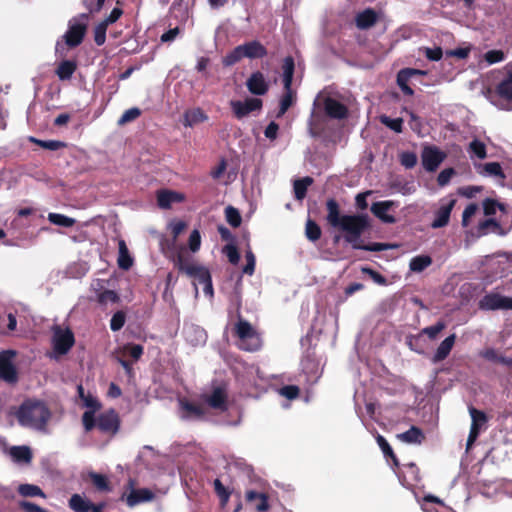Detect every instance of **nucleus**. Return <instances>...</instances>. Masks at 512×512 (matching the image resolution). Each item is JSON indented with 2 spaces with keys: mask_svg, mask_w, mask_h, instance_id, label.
I'll return each instance as SVG.
<instances>
[{
  "mask_svg": "<svg viewBox=\"0 0 512 512\" xmlns=\"http://www.w3.org/2000/svg\"><path fill=\"white\" fill-rule=\"evenodd\" d=\"M326 220L330 226L343 232L345 242L351 244L356 250L381 252L389 249L386 243L372 242L365 244L360 238L370 228V220L367 214H341L340 206L334 198L326 201Z\"/></svg>",
  "mask_w": 512,
  "mask_h": 512,
  "instance_id": "nucleus-1",
  "label": "nucleus"
},
{
  "mask_svg": "<svg viewBox=\"0 0 512 512\" xmlns=\"http://www.w3.org/2000/svg\"><path fill=\"white\" fill-rule=\"evenodd\" d=\"M50 411L48 407L38 400H25L16 412V417L21 426L34 429H43L49 418Z\"/></svg>",
  "mask_w": 512,
  "mask_h": 512,
  "instance_id": "nucleus-2",
  "label": "nucleus"
},
{
  "mask_svg": "<svg viewBox=\"0 0 512 512\" xmlns=\"http://www.w3.org/2000/svg\"><path fill=\"white\" fill-rule=\"evenodd\" d=\"M173 262L179 272L186 274L203 285V291L206 295L213 296L212 277L208 268L194 263L182 251L175 255Z\"/></svg>",
  "mask_w": 512,
  "mask_h": 512,
  "instance_id": "nucleus-3",
  "label": "nucleus"
},
{
  "mask_svg": "<svg viewBox=\"0 0 512 512\" xmlns=\"http://www.w3.org/2000/svg\"><path fill=\"white\" fill-rule=\"evenodd\" d=\"M234 335L239 340V349L243 351L255 352L262 346V339L258 331L240 316L234 326Z\"/></svg>",
  "mask_w": 512,
  "mask_h": 512,
  "instance_id": "nucleus-4",
  "label": "nucleus"
},
{
  "mask_svg": "<svg viewBox=\"0 0 512 512\" xmlns=\"http://www.w3.org/2000/svg\"><path fill=\"white\" fill-rule=\"evenodd\" d=\"M89 22V14H79L68 22V29L63 35L65 44L69 48L78 47L84 40Z\"/></svg>",
  "mask_w": 512,
  "mask_h": 512,
  "instance_id": "nucleus-5",
  "label": "nucleus"
},
{
  "mask_svg": "<svg viewBox=\"0 0 512 512\" xmlns=\"http://www.w3.org/2000/svg\"><path fill=\"white\" fill-rule=\"evenodd\" d=\"M75 343L74 334L70 329H62L55 326L53 330L52 344L55 353L65 355L73 347Z\"/></svg>",
  "mask_w": 512,
  "mask_h": 512,
  "instance_id": "nucleus-6",
  "label": "nucleus"
},
{
  "mask_svg": "<svg viewBox=\"0 0 512 512\" xmlns=\"http://www.w3.org/2000/svg\"><path fill=\"white\" fill-rule=\"evenodd\" d=\"M15 355L13 350L0 352V379L10 384L18 381V372L12 361Z\"/></svg>",
  "mask_w": 512,
  "mask_h": 512,
  "instance_id": "nucleus-7",
  "label": "nucleus"
},
{
  "mask_svg": "<svg viewBox=\"0 0 512 512\" xmlns=\"http://www.w3.org/2000/svg\"><path fill=\"white\" fill-rule=\"evenodd\" d=\"M480 310H512V298L499 293H488L478 303Z\"/></svg>",
  "mask_w": 512,
  "mask_h": 512,
  "instance_id": "nucleus-8",
  "label": "nucleus"
},
{
  "mask_svg": "<svg viewBox=\"0 0 512 512\" xmlns=\"http://www.w3.org/2000/svg\"><path fill=\"white\" fill-rule=\"evenodd\" d=\"M263 102L260 98H247L244 101L232 100L231 109L237 119H243L254 111L261 110Z\"/></svg>",
  "mask_w": 512,
  "mask_h": 512,
  "instance_id": "nucleus-9",
  "label": "nucleus"
},
{
  "mask_svg": "<svg viewBox=\"0 0 512 512\" xmlns=\"http://www.w3.org/2000/svg\"><path fill=\"white\" fill-rule=\"evenodd\" d=\"M97 428L105 434L114 435L120 428V419L114 409L107 410L97 417Z\"/></svg>",
  "mask_w": 512,
  "mask_h": 512,
  "instance_id": "nucleus-10",
  "label": "nucleus"
},
{
  "mask_svg": "<svg viewBox=\"0 0 512 512\" xmlns=\"http://www.w3.org/2000/svg\"><path fill=\"white\" fill-rule=\"evenodd\" d=\"M422 165L428 172H434L446 158V154L435 146L424 147L422 154Z\"/></svg>",
  "mask_w": 512,
  "mask_h": 512,
  "instance_id": "nucleus-11",
  "label": "nucleus"
},
{
  "mask_svg": "<svg viewBox=\"0 0 512 512\" xmlns=\"http://www.w3.org/2000/svg\"><path fill=\"white\" fill-rule=\"evenodd\" d=\"M203 401L212 409L221 412L228 410V395L225 387H214L211 394L203 395Z\"/></svg>",
  "mask_w": 512,
  "mask_h": 512,
  "instance_id": "nucleus-12",
  "label": "nucleus"
},
{
  "mask_svg": "<svg viewBox=\"0 0 512 512\" xmlns=\"http://www.w3.org/2000/svg\"><path fill=\"white\" fill-rule=\"evenodd\" d=\"M181 409V417L186 420H203L206 415V411L202 405L190 402L183 398L179 400Z\"/></svg>",
  "mask_w": 512,
  "mask_h": 512,
  "instance_id": "nucleus-13",
  "label": "nucleus"
},
{
  "mask_svg": "<svg viewBox=\"0 0 512 512\" xmlns=\"http://www.w3.org/2000/svg\"><path fill=\"white\" fill-rule=\"evenodd\" d=\"M427 75V71L415 68H403L397 73L396 82L401 91L407 95H414V90L408 85V82L413 76Z\"/></svg>",
  "mask_w": 512,
  "mask_h": 512,
  "instance_id": "nucleus-14",
  "label": "nucleus"
},
{
  "mask_svg": "<svg viewBox=\"0 0 512 512\" xmlns=\"http://www.w3.org/2000/svg\"><path fill=\"white\" fill-rule=\"evenodd\" d=\"M247 89L254 95H265L269 90V84L260 71L253 72L246 81Z\"/></svg>",
  "mask_w": 512,
  "mask_h": 512,
  "instance_id": "nucleus-15",
  "label": "nucleus"
},
{
  "mask_svg": "<svg viewBox=\"0 0 512 512\" xmlns=\"http://www.w3.org/2000/svg\"><path fill=\"white\" fill-rule=\"evenodd\" d=\"M496 94L505 100H512V67L507 65L502 78L495 87Z\"/></svg>",
  "mask_w": 512,
  "mask_h": 512,
  "instance_id": "nucleus-16",
  "label": "nucleus"
},
{
  "mask_svg": "<svg viewBox=\"0 0 512 512\" xmlns=\"http://www.w3.org/2000/svg\"><path fill=\"white\" fill-rule=\"evenodd\" d=\"M324 109L326 115L332 119L341 120L348 116L347 106L332 97L325 98Z\"/></svg>",
  "mask_w": 512,
  "mask_h": 512,
  "instance_id": "nucleus-17",
  "label": "nucleus"
},
{
  "mask_svg": "<svg viewBox=\"0 0 512 512\" xmlns=\"http://www.w3.org/2000/svg\"><path fill=\"white\" fill-rule=\"evenodd\" d=\"M244 58L259 59L267 55L266 47L257 40L239 45Z\"/></svg>",
  "mask_w": 512,
  "mask_h": 512,
  "instance_id": "nucleus-18",
  "label": "nucleus"
},
{
  "mask_svg": "<svg viewBox=\"0 0 512 512\" xmlns=\"http://www.w3.org/2000/svg\"><path fill=\"white\" fill-rule=\"evenodd\" d=\"M392 201H378L374 202L371 206V212L379 218L382 222L393 224L396 222V218L388 214V211L392 207Z\"/></svg>",
  "mask_w": 512,
  "mask_h": 512,
  "instance_id": "nucleus-19",
  "label": "nucleus"
},
{
  "mask_svg": "<svg viewBox=\"0 0 512 512\" xmlns=\"http://www.w3.org/2000/svg\"><path fill=\"white\" fill-rule=\"evenodd\" d=\"M456 203L455 199H450L448 203L442 205L435 213V218L432 222L433 228H442L449 223L451 211Z\"/></svg>",
  "mask_w": 512,
  "mask_h": 512,
  "instance_id": "nucleus-20",
  "label": "nucleus"
},
{
  "mask_svg": "<svg viewBox=\"0 0 512 512\" xmlns=\"http://www.w3.org/2000/svg\"><path fill=\"white\" fill-rule=\"evenodd\" d=\"M378 20V14L375 10L367 8L359 12L355 17V24L361 30H367L373 27Z\"/></svg>",
  "mask_w": 512,
  "mask_h": 512,
  "instance_id": "nucleus-21",
  "label": "nucleus"
},
{
  "mask_svg": "<svg viewBox=\"0 0 512 512\" xmlns=\"http://www.w3.org/2000/svg\"><path fill=\"white\" fill-rule=\"evenodd\" d=\"M154 493L147 488L132 489L126 497V503L130 507H134L142 502L151 501Z\"/></svg>",
  "mask_w": 512,
  "mask_h": 512,
  "instance_id": "nucleus-22",
  "label": "nucleus"
},
{
  "mask_svg": "<svg viewBox=\"0 0 512 512\" xmlns=\"http://www.w3.org/2000/svg\"><path fill=\"white\" fill-rule=\"evenodd\" d=\"M456 340V335L451 334L446 337L436 349V352L433 355L432 361L433 363H438L445 360L450 354Z\"/></svg>",
  "mask_w": 512,
  "mask_h": 512,
  "instance_id": "nucleus-23",
  "label": "nucleus"
},
{
  "mask_svg": "<svg viewBox=\"0 0 512 512\" xmlns=\"http://www.w3.org/2000/svg\"><path fill=\"white\" fill-rule=\"evenodd\" d=\"M182 200L183 195L175 191L160 190L157 193V204L162 209H169L172 203L180 202Z\"/></svg>",
  "mask_w": 512,
  "mask_h": 512,
  "instance_id": "nucleus-24",
  "label": "nucleus"
},
{
  "mask_svg": "<svg viewBox=\"0 0 512 512\" xmlns=\"http://www.w3.org/2000/svg\"><path fill=\"white\" fill-rule=\"evenodd\" d=\"M246 500L248 503H253L254 501H257V503L255 504V509L258 512H266L269 509L268 497L264 493L249 490L246 492Z\"/></svg>",
  "mask_w": 512,
  "mask_h": 512,
  "instance_id": "nucleus-25",
  "label": "nucleus"
},
{
  "mask_svg": "<svg viewBox=\"0 0 512 512\" xmlns=\"http://www.w3.org/2000/svg\"><path fill=\"white\" fill-rule=\"evenodd\" d=\"M77 69V63L74 60H63L56 68V75L62 81L70 80Z\"/></svg>",
  "mask_w": 512,
  "mask_h": 512,
  "instance_id": "nucleus-26",
  "label": "nucleus"
},
{
  "mask_svg": "<svg viewBox=\"0 0 512 512\" xmlns=\"http://www.w3.org/2000/svg\"><path fill=\"white\" fill-rule=\"evenodd\" d=\"M282 70L284 90H289V88L292 86L295 71V62L292 56H287L284 58Z\"/></svg>",
  "mask_w": 512,
  "mask_h": 512,
  "instance_id": "nucleus-27",
  "label": "nucleus"
},
{
  "mask_svg": "<svg viewBox=\"0 0 512 512\" xmlns=\"http://www.w3.org/2000/svg\"><path fill=\"white\" fill-rule=\"evenodd\" d=\"M398 438L405 443L421 444L425 439V435L420 428L411 426L407 431L399 434Z\"/></svg>",
  "mask_w": 512,
  "mask_h": 512,
  "instance_id": "nucleus-28",
  "label": "nucleus"
},
{
  "mask_svg": "<svg viewBox=\"0 0 512 512\" xmlns=\"http://www.w3.org/2000/svg\"><path fill=\"white\" fill-rule=\"evenodd\" d=\"M480 357L484 358L487 361H491L494 363H500L505 366L512 368V358L505 357L499 355L498 352L494 348H486L479 353ZM512 375V371H511Z\"/></svg>",
  "mask_w": 512,
  "mask_h": 512,
  "instance_id": "nucleus-29",
  "label": "nucleus"
},
{
  "mask_svg": "<svg viewBox=\"0 0 512 512\" xmlns=\"http://www.w3.org/2000/svg\"><path fill=\"white\" fill-rule=\"evenodd\" d=\"M119 246V255L117 259V263L119 268L123 270H128L133 265V259L130 256L129 250L126 246V243L124 240H120L118 243Z\"/></svg>",
  "mask_w": 512,
  "mask_h": 512,
  "instance_id": "nucleus-30",
  "label": "nucleus"
},
{
  "mask_svg": "<svg viewBox=\"0 0 512 512\" xmlns=\"http://www.w3.org/2000/svg\"><path fill=\"white\" fill-rule=\"evenodd\" d=\"M93 504L80 494H73L69 499V507L75 512H89Z\"/></svg>",
  "mask_w": 512,
  "mask_h": 512,
  "instance_id": "nucleus-31",
  "label": "nucleus"
},
{
  "mask_svg": "<svg viewBox=\"0 0 512 512\" xmlns=\"http://www.w3.org/2000/svg\"><path fill=\"white\" fill-rule=\"evenodd\" d=\"M313 183V178L306 176L297 179L293 183L294 195L297 200H303L306 197L308 187Z\"/></svg>",
  "mask_w": 512,
  "mask_h": 512,
  "instance_id": "nucleus-32",
  "label": "nucleus"
},
{
  "mask_svg": "<svg viewBox=\"0 0 512 512\" xmlns=\"http://www.w3.org/2000/svg\"><path fill=\"white\" fill-rule=\"evenodd\" d=\"M432 264V258L429 255H417L410 260L409 269L412 272H423Z\"/></svg>",
  "mask_w": 512,
  "mask_h": 512,
  "instance_id": "nucleus-33",
  "label": "nucleus"
},
{
  "mask_svg": "<svg viewBox=\"0 0 512 512\" xmlns=\"http://www.w3.org/2000/svg\"><path fill=\"white\" fill-rule=\"evenodd\" d=\"M10 455L17 462L28 463L32 459V452L27 446H14L10 449Z\"/></svg>",
  "mask_w": 512,
  "mask_h": 512,
  "instance_id": "nucleus-34",
  "label": "nucleus"
},
{
  "mask_svg": "<svg viewBox=\"0 0 512 512\" xmlns=\"http://www.w3.org/2000/svg\"><path fill=\"white\" fill-rule=\"evenodd\" d=\"M30 142L37 144L43 149L50 151H57L59 149H63L67 146V144L63 141L59 140H40L35 137H30Z\"/></svg>",
  "mask_w": 512,
  "mask_h": 512,
  "instance_id": "nucleus-35",
  "label": "nucleus"
},
{
  "mask_svg": "<svg viewBox=\"0 0 512 512\" xmlns=\"http://www.w3.org/2000/svg\"><path fill=\"white\" fill-rule=\"evenodd\" d=\"M469 414L472 419L471 426L479 428L481 431L482 427L488 422L487 415L483 411L478 410L473 406L469 407Z\"/></svg>",
  "mask_w": 512,
  "mask_h": 512,
  "instance_id": "nucleus-36",
  "label": "nucleus"
},
{
  "mask_svg": "<svg viewBox=\"0 0 512 512\" xmlns=\"http://www.w3.org/2000/svg\"><path fill=\"white\" fill-rule=\"evenodd\" d=\"M305 235L312 242L318 241L322 235L320 226L314 220L308 219L305 226Z\"/></svg>",
  "mask_w": 512,
  "mask_h": 512,
  "instance_id": "nucleus-37",
  "label": "nucleus"
},
{
  "mask_svg": "<svg viewBox=\"0 0 512 512\" xmlns=\"http://www.w3.org/2000/svg\"><path fill=\"white\" fill-rule=\"evenodd\" d=\"M207 119V116L203 113L201 109H194L192 111L186 112L184 115V125L185 126H193L196 123L203 122Z\"/></svg>",
  "mask_w": 512,
  "mask_h": 512,
  "instance_id": "nucleus-38",
  "label": "nucleus"
},
{
  "mask_svg": "<svg viewBox=\"0 0 512 512\" xmlns=\"http://www.w3.org/2000/svg\"><path fill=\"white\" fill-rule=\"evenodd\" d=\"M225 217H226V221L233 228L239 227L242 223V217H241L239 210L233 206H227L225 208Z\"/></svg>",
  "mask_w": 512,
  "mask_h": 512,
  "instance_id": "nucleus-39",
  "label": "nucleus"
},
{
  "mask_svg": "<svg viewBox=\"0 0 512 512\" xmlns=\"http://www.w3.org/2000/svg\"><path fill=\"white\" fill-rule=\"evenodd\" d=\"M89 478L97 490H99V491H109L110 490L109 481L105 475L99 474L96 472H90Z\"/></svg>",
  "mask_w": 512,
  "mask_h": 512,
  "instance_id": "nucleus-40",
  "label": "nucleus"
},
{
  "mask_svg": "<svg viewBox=\"0 0 512 512\" xmlns=\"http://www.w3.org/2000/svg\"><path fill=\"white\" fill-rule=\"evenodd\" d=\"M48 220L54 225H58V226L66 227V228L74 226V224L76 222L75 219L65 216L63 214H58V213H49Z\"/></svg>",
  "mask_w": 512,
  "mask_h": 512,
  "instance_id": "nucleus-41",
  "label": "nucleus"
},
{
  "mask_svg": "<svg viewBox=\"0 0 512 512\" xmlns=\"http://www.w3.org/2000/svg\"><path fill=\"white\" fill-rule=\"evenodd\" d=\"M293 97H294V95H293V91H292L291 87L289 88V90H285V93L283 94V96L280 99L279 111L277 113V117L283 116L287 112V110L292 106Z\"/></svg>",
  "mask_w": 512,
  "mask_h": 512,
  "instance_id": "nucleus-42",
  "label": "nucleus"
},
{
  "mask_svg": "<svg viewBox=\"0 0 512 512\" xmlns=\"http://www.w3.org/2000/svg\"><path fill=\"white\" fill-rule=\"evenodd\" d=\"M380 122L396 133L403 131V119L402 118H391L387 115L380 117Z\"/></svg>",
  "mask_w": 512,
  "mask_h": 512,
  "instance_id": "nucleus-43",
  "label": "nucleus"
},
{
  "mask_svg": "<svg viewBox=\"0 0 512 512\" xmlns=\"http://www.w3.org/2000/svg\"><path fill=\"white\" fill-rule=\"evenodd\" d=\"M18 492L24 497L45 496L41 488L33 484H21L18 488Z\"/></svg>",
  "mask_w": 512,
  "mask_h": 512,
  "instance_id": "nucleus-44",
  "label": "nucleus"
},
{
  "mask_svg": "<svg viewBox=\"0 0 512 512\" xmlns=\"http://www.w3.org/2000/svg\"><path fill=\"white\" fill-rule=\"evenodd\" d=\"M244 57L242 55V51L240 46H236L231 52H229L226 56L223 57L222 63L225 67H230L238 63Z\"/></svg>",
  "mask_w": 512,
  "mask_h": 512,
  "instance_id": "nucleus-45",
  "label": "nucleus"
},
{
  "mask_svg": "<svg viewBox=\"0 0 512 512\" xmlns=\"http://www.w3.org/2000/svg\"><path fill=\"white\" fill-rule=\"evenodd\" d=\"M469 151L479 159H484L487 157L486 146L480 140L474 139L472 142H470Z\"/></svg>",
  "mask_w": 512,
  "mask_h": 512,
  "instance_id": "nucleus-46",
  "label": "nucleus"
},
{
  "mask_svg": "<svg viewBox=\"0 0 512 512\" xmlns=\"http://www.w3.org/2000/svg\"><path fill=\"white\" fill-rule=\"evenodd\" d=\"M97 301L101 305H106L108 302L116 303L119 301V295L113 290H104L97 295Z\"/></svg>",
  "mask_w": 512,
  "mask_h": 512,
  "instance_id": "nucleus-47",
  "label": "nucleus"
},
{
  "mask_svg": "<svg viewBox=\"0 0 512 512\" xmlns=\"http://www.w3.org/2000/svg\"><path fill=\"white\" fill-rule=\"evenodd\" d=\"M483 169L487 174L491 176L498 177L500 179H505L506 177L500 163L498 162L485 163L483 165Z\"/></svg>",
  "mask_w": 512,
  "mask_h": 512,
  "instance_id": "nucleus-48",
  "label": "nucleus"
},
{
  "mask_svg": "<svg viewBox=\"0 0 512 512\" xmlns=\"http://www.w3.org/2000/svg\"><path fill=\"white\" fill-rule=\"evenodd\" d=\"M126 321V314L124 311L120 310L113 314L110 320V328L112 331L116 332L123 328Z\"/></svg>",
  "mask_w": 512,
  "mask_h": 512,
  "instance_id": "nucleus-49",
  "label": "nucleus"
},
{
  "mask_svg": "<svg viewBox=\"0 0 512 512\" xmlns=\"http://www.w3.org/2000/svg\"><path fill=\"white\" fill-rule=\"evenodd\" d=\"M400 163L407 169H412L417 164V155L411 151H405L400 154Z\"/></svg>",
  "mask_w": 512,
  "mask_h": 512,
  "instance_id": "nucleus-50",
  "label": "nucleus"
},
{
  "mask_svg": "<svg viewBox=\"0 0 512 512\" xmlns=\"http://www.w3.org/2000/svg\"><path fill=\"white\" fill-rule=\"evenodd\" d=\"M107 28H108V25H106L103 21H101L94 28V41H95L96 45L102 46L105 43Z\"/></svg>",
  "mask_w": 512,
  "mask_h": 512,
  "instance_id": "nucleus-51",
  "label": "nucleus"
},
{
  "mask_svg": "<svg viewBox=\"0 0 512 512\" xmlns=\"http://www.w3.org/2000/svg\"><path fill=\"white\" fill-rule=\"evenodd\" d=\"M82 424L86 432H90L97 427V418L94 411H85L82 415Z\"/></svg>",
  "mask_w": 512,
  "mask_h": 512,
  "instance_id": "nucleus-52",
  "label": "nucleus"
},
{
  "mask_svg": "<svg viewBox=\"0 0 512 512\" xmlns=\"http://www.w3.org/2000/svg\"><path fill=\"white\" fill-rule=\"evenodd\" d=\"M245 259L246 265L243 267V273L251 276L255 272L256 258L250 249L245 252Z\"/></svg>",
  "mask_w": 512,
  "mask_h": 512,
  "instance_id": "nucleus-53",
  "label": "nucleus"
},
{
  "mask_svg": "<svg viewBox=\"0 0 512 512\" xmlns=\"http://www.w3.org/2000/svg\"><path fill=\"white\" fill-rule=\"evenodd\" d=\"M141 115V110L137 107L130 108L126 110L122 116L120 117L118 123L120 125L134 121Z\"/></svg>",
  "mask_w": 512,
  "mask_h": 512,
  "instance_id": "nucleus-54",
  "label": "nucleus"
},
{
  "mask_svg": "<svg viewBox=\"0 0 512 512\" xmlns=\"http://www.w3.org/2000/svg\"><path fill=\"white\" fill-rule=\"evenodd\" d=\"M223 252L226 254L229 262L233 265L238 264L240 260V254L238 252V249L233 244H228L224 247Z\"/></svg>",
  "mask_w": 512,
  "mask_h": 512,
  "instance_id": "nucleus-55",
  "label": "nucleus"
},
{
  "mask_svg": "<svg viewBox=\"0 0 512 512\" xmlns=\"http://www.w3.org/2000/svg\"><path fill=\"white\" fill-rule=\"evenodd\" d=\"M124 352L134 360H138L143 355L144 348L140 344H127L124 346Z\"/></svg>",
  "mask_w": 512,
  "mask_h": 512,
  "instance_id": "nucleus-56",
  "label": "nucleus"
},
{
  "mask_svg": "<svg viewBox=\"0 0 512 512\" xmlns=\"http://www.w3.org/2000/svg\"><path fill=\"white\" fill-rule=\"evenodd\" d=\"M456 174V171L454 168H446L442 170L438 177H437V183L439 186L443 187L449 184L451 178Z\"/></svg>",
  "mask_w": 512,
  "mask_h": 512,
  "instance_id": "nucleus-57",
  "label": "nucleus"
},
{
  "mask_svg": "<svg viewBox=\"0 0 512 512\" xmlns=\"http://www.w3.org/2000/svg\"><path fill=\"white\" fill-rule=\"evenodd\" d=\"M445 329V323L442 321L437 322L435 325L426 327L422 330L430 339H435L437 335Z\"/></svg>",
  "mask_w": 512,
  "mask_h": 512,
  "instance_id": "nucleus-58",
  "label": "nucleus"
},
{
  "mask_svg": "<svg viewBox=\"0 0 512 512\" xmlns=\"http://www.w3.org/2000/svg\"><path fill=\"white\" fill-rule=\"evenodd\" d=\"M362 272L364 274L369 275L370 278L375 283H377L379 285H386L387 284V279L382 274H380L379 272L375 271L374 269H372L370 267H363L362 268Z\"/></svg>",
  "mask_w": 512,
  "mask_h": 512,
  "instance_id": "nucleus-59",
  "label": "nucleus"
},
{
  "mask_svg": "<svg viewBox=\"0 0 512 512\" xmlns=\"http://www.w3.org/2000/svg\"><path fill=\"white\" fill-rule=\"evenodd\" d=\"M505 58V54L502 50H489L485 53V60L489 64H494L503 61Z\"/></svg>",
  "mask_w": 512,
  "mask_h": 512,
  "instance_id": "nucleus-60",
  "label": "nucleus"
},
{
  "mask_svg": "<svg viewBox=\"0 0 512 512\" xmlns=\"http://www.w3.org/2000/svg\"><path fill=\"white\" fill-rule=\"evenodd\" d=\"M280 393L287 399L292 400L299 396L300 389L296 385H286L281 388Z\"/></svg>",
  "mask_w": 512,
  "mask_h": 512,
  "instance_id": "nucleus-61",
  "label": "nucleus"
},
{
  "mask_svg": "<svg viewBox=\"0 0 512 512\" xmlns=\"http://www.w3.org/2000/svg\"><path fill=\"white\" fill-rule=\"evenodd\" d=\"M189 248L192 252H197L201 245V236L198 230H193L189 236Z\"/></svg>",
  "mask_w": 512,
  "mask_h": 512,
  "instance_id": "nucleus-62",
  "label": "nucleus"
},
{
  "mask_svg": "<svg viewBox=\"0 0 512 512\" xmlns=\"http://www.w3.org/2000/svg\"><path fill=\"white\" fill-rule=\"evenodd\" d=\"M19 507L24 512H50L47 509L29 501H20Z\"/></svg>",
  "mask_w": 512,
  "mask_h": 512,
  "instance_id": "nucleus-63",
  "label": "nucleus"
},
{
  "mask_svg": "<svg viewBox=\"0 0 512 512\" xmlns=\"http://www.w3.org/2000/svg\"><path fill=\"white\" fill-rule=\"evenodd\" d=\"M500 205L498 204L497 201L493 200V199H489L487 198L484 202H483V210H484V214L487 215V216H491V215H494L497 211V208L499 207Z\"/></svg>",
  "mask_w": 512,
  "mask_h": 512,
  "instance_id": "nucleus-64",
  "label": "nucleus"
}]
</instances>
